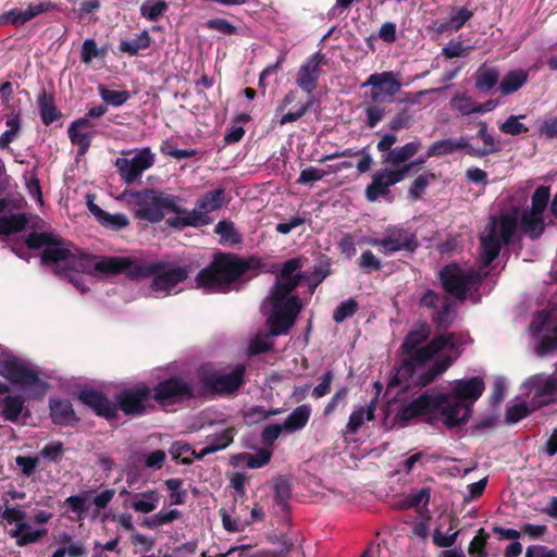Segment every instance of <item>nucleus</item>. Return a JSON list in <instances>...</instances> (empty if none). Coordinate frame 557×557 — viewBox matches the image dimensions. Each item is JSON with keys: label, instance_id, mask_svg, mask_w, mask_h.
Returning a JSON list of instances; mask_svg holds the SVG:
<instances>
[{"label": "nucleus", "instance_id": "f257e3e1", "mask_svg": "<svg viewBox=\"0 0 557 557\" xmlns=\"http://www.w3.org/2000/svg\"><path fill=\"white\" fill-rule=\"evenodd\" d=\"M431 332V325L425 320H419L413 324L399 347L401 360L388 383V388L401 386L407 392L413 387L428 386L453 364L454 358L445 356L435 360L430 370H423L420 350L423 344L428 343Z\"/></svg>", "mask_w": 557, "mask_h": 557}, {"label": "nucleus", "instance_id": "f03ea898", "mask_svg": "<svg viewBox=\"0 0 557 557\" xmlns=\"http://www.w3.org/2000/svg\"><path fill=\"white\" fill-rule=\"evenodd\" d=\"M264 267L258 257L242 258L231 252H218L211 263L196 276L198 287L213 293H224L230 285L246 274L256 276Z\"/></svg>", "mask_w": 557, "mask_h": 557}, {"label": "nucleus", "instance_id": "7ed1b4c3", "mask_svg": "<svg viewBox=\"0 0 557 557\" xmlns=\"http://www.w3.org/2000/svg\"><path fill=\"white\" fill-rule=\"evenodd\" d=\"M0 376L26 388L27 398L32 400L41 401L50 388V384L40 377L39 372L13 356L0 360Z\"/></svg>", "mask_w": 557, "mask_h": 557}, {"label": "nucleus", "instance_id": "20e7f679", "mask_svg": "<svg viewBox=\"0 0 557 557\" xmlns=\"http://www.w3.org/2000/svg\"><path fill=\"white\" fill-rule=\"evenodd\" d=\"M246 370L243 363L236 364L228 373L218 369L199 370L198 379L201 384L199 394L211 397L236 394L245 384Z\"/></svg>", "mask_w": 557, "mask_h": 557}, {"label": "nucleus", "instance_id": "39448f33", "mask_svg": "<svg viewBox=\"0 0 557 557\" xmlns=\"http://www.w3.org/2000/svg\"><path fill=\"white\" fill-rule=\"evenodd\" d=\"M438 278L444 292L460 302L467 300L469 292L478 290L483 280L480 273L473 270L465 271L457 263L444 265Z\"/></svg>", "mask_w": 557, "mask_h": 557}, {"label": "nucleus", "instance_id": "423d86ee", "mask_svg": "<svg viewBox=\"0 0 557 557\" xmlns=\"http://www.w3.org/2000/svg\"><path fill=\"white\" fill-rule=\"evenodd\" d=\"M136 205L135 216L151 223L160 222L165 213L174 211V197L164 195L154 189H145L134 193Z\"/></svg>", "mask_w": 557, "mask_h": 557}, {"label": "nucleus", "instance_id": "0eeeda50", "mask_svg": "<svg viewBox=\"0 0 557 557\" xmlns=\"http://www.w3.org/2000/svg\"><path fill=\"white\" fill-rule=\"evenodd\" d=\"M368 243L373 247L383 248L384 255H393L398 251L413 253L420 245L416 233L400 225L387 226L383 237L370 238Z\"/></svg>", "mask_w": 557, "mask_h": 557}, {"label": "nucleus", "instance_id": "6e6552de", "mask_svg": "<svg viewBox=\"0 0 557 557\" xmlns=\"http://www.w3.org/2000/svg\"><path fill=\"white\" fill-rule=\"evenodd\" d=\"M134 271L135 280L152 277L151 289L168 295L174 287V262L148 261L140 258Z\"/></svg>", "mask_w": 557, "mask_h": 557}, {"label": "nucleus", "instance_id": "1a4fd4ad", "mask_svg": "<svg viewBox=\"0 0 557 557\" xmlns=\"http://www.w3.org/2000/svg\"><path fill=\"white\" fill-rule=\"evenodd\" d=\"M398 138L394 133L384 134L376 144V149L382 153V163L389 166H398L409 162L422 147L420 139L406 143L403 146L393 147Z\"/></svg>", "mask_w": 557, "mask_h": 557}, {"label": "nucleus", "instance_id": "9d476101", "mask_svg": "<svg viewBox=\"0 0 557 557\" xmlns=\"http://www.w3.org/2000/svg\"><path fill=\"white\" fill-rule=\"evenodd\" d=\"M301 310L302 302L297 295L289 296L283 304L273 305V313L268 319L269 334L271 336L287 334Z\"/></svg>", "mask_w": 557, "mask_h": 557}, {"label": "nucleus", "instance_id": "9b49d317", "mask_svg": "<svg viewBox=\"0 0 557 557\" xmlns=\"http://www.w3.org/2000/svg\"><path fill=\"white\" fill-rule=\"evenodd\" d=\"M441 394L432 395L428 391L411 401L404 404L398 410L396 418L401 422H409L413 419L433 414L436 412L442 399Z\"/></svg>", "mask_w": 557, "mask_h": 557}, {"label": "nucleus", "instance_id": "f8f14e48", "mask_svg": "<svg viewBox=\"0 0 557 557\" xmlns=\"http://www.w3.org/2000/svg\"><path fill=\"white\" fill-rule=\"evenodd\" d=\"M153 161L154 158L151 151L143 149L133 158H117L115 166L122 180L129 185L139 178L145 170L152 166Z\"/></svg>", "mask_w": 557, "mask_h": 557}, {"label": "nucleus", "instance_id": "ddd939ff", "mask_svg": "<svg viewBox=\"0 0 557 557\" xmlns=\"http://www.w3.org/2000/svg\"><path fill=\"white\" fill-rule=\"evenodd\" d=\"M485 383L481 376L457 380L448 393H441L445 396L443 400L455 398L472 409L474 403L483 395Z\"/></svg>", "mask_w": 557, "mask_h": 557}, {"label": "nucleus", "instance_id": "4468645a", "mask_svg": "<svg viewBox=\"0 0 557 557\" xmlns=\"http://www.w3.org/2000/svg\"><path fill=\"white\" fill-rule=\"evenodd\" d=\"M152 397L148 386L126 388L115 395L116 407L127 416L143 414Z\"/></svg>", "mask_w": 557, "mask_h": 557}, {"label": "nucleus", "instance_id": "2eb2a0df", "mask_svg": "<svg viewBox=\"0 0 557 557\" xmlns=\"http://www.w3.org/2000/svg\"><path fill=\"white\" fill-rule=\"evenodd\" d=\"M324 60V54L315 52L309 57L299 67L296 84L297 86L311 95L318 87V82L321 75V63Z\"/></svg>", "mask_w": 557, "mask_h": 557}, {"label": "nucleus", "instance_id": "dca6fc26", "mask_svg": "<svg viewBox=\"0 0 557 557\" xmlns=\"http://www.w3.org/2000/svg\"><path fill=\"white\" fill-rule=\"evenodd\" d=\"M140 258H131V257H120V256H111V257H102L99 260L96 259L92 268L95 272L116 275L124 273L131 280H135V275L132 274L138 267Z\"/></svg>", "mask_w": 557, "mask_h": 557}, {"label": "nucleus", "instance_id": "f3484780", "mask_svg": "<svg viewBox=\"0 0 557 557\" xmlns=\"http://www.w3.org/2000/svg\"><path fill=\"white\" fill-rule=\"evenodd\" d=\"M78 399L89 407L98 417L113 420L117 417V407L106 394L92 388H86L78 393Z\"/></svg>", "mask_w": 557, "mask_h": 557}, {"label": "nucleus", "instance_id": "a211bd4d", "mask_svg": "<svg viewBox=\"0 0 557 557\" xmlns=\"http://www.w3.org/2000/svg\"><path fill=\"white\" fill-rule=\"evenodd\" d=\"M436 412L440 413L442 422L449 429L466 424L471 414L472 409L469 405H465L455 398H447L442 401Z\"/></svg>", "mask_w": 557, "mask_h": 557}, {"label": "nucleus", "instance_id": "6ab92c4d", "mask_svg": "<svg viewBox=\"0 0 557 557\" xmlns=\"http://www.w3.org/2000/svg\"><path fill=\"white\" fill-rule=\"evenodd\" d=\"M367 86H372L370 96L373 102H377L382 96L394 97L401 88L393 72L371 74L362 84V87Z\"/></svg>", "mask_w": 557, "mask_h": 557}, {"label": "nucleus", "instance_id": "aec40b11", "mask_svg": "<svg viewBox=\"0 0 557 557\" xmlns=\"http://www.w3.org/2000/svg\"><path fill=\"white\" fill-rule=\"evenodd\" d=\"M505 244L497 236V219L491 216L485 235L480 237V256L485 267L496 260Z\"/></svg>", "mask_w": 557, "mask_h": 557}, {"label": "nucleus", "instance_id": "412c9836", "mask_svg": "<svg viewBox=\"0 0 557 557\" xmlns=\"http://www.w3.org/2000/svg\"><path fill=\"white\" fill-rule=\"evenodd\" d=\"M98 259L95 255L89 253H79L78 256H73L69 259V262L64 265H57L53 268V273L57 276L65 277L70 283H74V273H88L92 274L94 263Z\"/></svg>", "mask_w": 557, "mask_h": 557}, {"label": "nucleus", "instance_id": "4be33fe9", "mask_svg": "<svg viewBox=\"0 0 557 557\" xmlns=\"http://www.w3.org/2000/svg\"><path fill=\"white\" fill-rule=\"evenodd\" d=\"M49 409L51 421L55 425L74 428L81 421L69 399L50 398Z\"/></svg>", "mask_w": 557, "mask_h": 557}, {"label": "nucleus", "instance_id": "5701e85b", "mask_svg": "<svg viewBox=\"0 0 557 557\" xmlns=\"http://www.w3.org/2000/svg\"><path fill=\"white\" fill-rule=\"evenodd\" d=\"M55 9V4L51 1H41L39 3H30L26 10L12 9L3 14V18L12 25H23L32 18Z\"/></svg>", "mask_w": 557, "mask_h": 557}, {"label": "nucleus", "instance_id": "b1692460", "mask_svg": "<svg viewBox=\"0 0 557 557\" xmlns=\"http://www.w3.org/2000/svg\"><path fill=\"white\" fill-rule=\"evenodd\" d=\"M396 185L386 169L373 174L371 183L364 189V197L369 202H375L380 198L391 195V187Z\"/></svg>", "mask_w": 557, "mask_h": 557}, {"label": "nucleus", "instance_id": "393cba45", "mask_svg": "<svg viewBox=\"0 0 557 557\" xmlns=\"http://www.w3.org/2000/svg\"><path fill=\"white\" fill-rule=\"evenodd\" d=\"M1 417L4 421L16 423L21 418H30V410L25 406L22 395H8L0 399Z\"/></svg>", "mask_w": 557, "mask_h": 557}, {"label": "nucleus", "instance_id": "a878e982", "mask_svg": "<svg viewBox=\"0 0 557 557\" xmlns=\"http://www.w3.org/2000/svg\"><path fill=\"white\" fill-rule=\"evenodd\" d=\"M236 430L234 426H228L220 433H214L207 437L206 446L199 453H195L196 459H202L205 456L223 450L227 448L234 441Z\"/></svg>", "mask_w": 557, "mask_h": 557}, {"label": "nucleus", "instance_id": "bb28decb", "mask_svg": "<svg viewBox=\"0 0 557 557\" xmlns=\"http://www.w3.org/2000/svg\"><path fill=\"white\" fill-rule=\"evenodd\" d=\"M497 219V236L508 246L512 243L513 236L519 226V208L512 207L509 212L500 213Z\"/></svg>", "mask_w": 557, "mask_h": 557}, {"label": "nucleus", "instance_id": "cd10ccee", "mask_svg": "<svg viewBox=\"0 0 557 557\" xmlns=\"http://www.w3.org/2000/svg\"><path fill=\"white\" fill-rule=\"evenodd\" d=\"M535 392L532 397L533 409L547 405L552 401V397L557 392V379L554 376L535 377L534 379Z\"/></svg>", "mask_w": 557, "mask_h": 557}, {"label": "nucleus", "instance_id": "c85d7f7f", "mask_svg": "<svg viewBox=\"0 0 557 557\" xmlns=\"http://www.w3.org/2000/svg\"><path fill=\"white\" fill-rule=\"evenodd\" d=\"M469 141L466 137L444 138L432 143L426 151V158H440L451 154L460 149L468 150Z\"/></svg>", "mask_w": 557, "mask_h": 557}, {"label": "nucleus", "instance_id": "c756f323", "mask_svg": "<svg viewBox=\"0 0 557 557\" xmlns=\"http://www.w3.org/2000/svg\"><path fill=\"white\" fill-rule=\"evenodd\" d=\"M519 226L530 239L537 240L545 231L544 218L542 214L524 210L519 213Z\"/></svg>", "mask_w": 557, "mask_h": 557}, {"label": "nucleus", "instance_id": "7c9ffc66", "mask_svg": "<svg viewBox=\"0 0 557 557\" xmlns=\"http://www.w3.org/2000/svg\"><path fill=\"white\" fill-rule=\"evenodd\" d=\"M457 318V311L454 309L451 299L444 297L442 305L431 314V321L436 332L448 330Z\"/></svg>", "mask_w": 557, "mask_h": 557}, {"label": "nucleus", "instance_id": "2f4dec72", "mask_svg": "<svg viewBox=\"0 0 557 557\" xmlns=\"http://www.w3.org/2000/svg\"><path fill=\"white\" fill-rule=\"evenodd\" d=\"M292 496L290 484L287 479L278 478L274 483V509L276 515L283 518L289 515V498Z\"/></svg>", "mask_w": 557, "mask_h": 557}, {"label": "nucleus", "instance_id": "473e14b6", "mask_svg": "<svg viewBox=\"0 0 557 557\" xmlns=\"http://www.w3.org/2000/svg\"><path fill=\"white\" fill-rule=\"evenodd\" d=\"M500 72L496 66L481 65L475 72V89L481 94L490 92L497 84Z\"/></svg>", "mask_w": 557, "mask_h": 557}, {"label": "nucleus", "instance_id": "72a5a7b5", "mask_svg": "<svg viewBox=\"0 0 557 557\" xmlns=\"http://www.w3.org/2000/svg\"><path fill=\"white\" fill-rule=\"evenodd\" d=\"M529 78V73L523 69L507 72L498 85V91L503 96L517 92Z\"/></svg>", "mask_w": 557, "mask_h": 557}, {"label": "nucleus", "instance_id": "f704fd0d", "mask_svg": "<svg viewBox=\"0 0 557 557\" xmlns=\"http://www.w3.org/2000/svg\"><path fill=\"white\" fill-rule=\"evenodd\" d=\"M479 126L480 128L478 131V137L483 141L485 147L474 148L469 144L467 154L474 158H482L498 152L500 149L498 145L495 143L493 135L488 133L487 124L485 122H480Z\"/></svg>", "mask_w": 557, "mask_h": 557}, {"label": "nucleus", "instance_id": "c9c22d12", "mask_svg": "<svg viewBox=\"0 0 557 557\" xmlns=\"http://www.w3.org/2000/svg\"><path fill=\"white\" fill-rule=\"evenodd\" d=\"M228 203L225 198L224 188H215L205 193L196 202V208L202 210L205 213L216 211Z\"/></svg>", "mask_w": 557, "mask_h": 557}, {"label": "nucleus", "instance_id": "e433bc0d", "mask_svg": "<svg viewBox=\"0 0 557 557\" xmlns=\"http://www.w3.org/2000/svg\"><path fill=\"white\" fill-rule=\"evenodd\" d=\"M37 103L40 111L42 123L48 126L61 117V112L54 103V95L48 94L45 89L37 97Z\"/></svg>", "mask_w": 557, "mask_h": 557}, {"label": "nucleus", "instance_id": "4c0bfd02", "mask_svg": "<svg viewBox=\"0 0 557 557\" xmlns=\"http://www.w3.org/2000/svg\"><path fill=\"white\" fill-rule=\"evenodd\" d=\"M29 218L26 213H12L0 216V235H12L26 228Z\"/></svg>", "mask_w": 557, "mask_h": 557}, {"label": "nucleus", "instance_id": "58836bf2", "mask_svg": "<svg viewBox=\"0 0 557 557\" xmlns=\"http://www.w3.org/2000/svg\"><path fill=\"white\" fill-rule=\"evenodd\" d=\"M64 243L65 240L61 236L49 232H32L25 238V246L34 250L48 246H60Z\"/></svg>", "mask_w": 557, "mask_h": 557}, {"label": "nucleus", "instance_id": "ea45409f", "mask_svg": "<svg viewBox=\"0 0 557 557\" xmlns=\"http://www.w3.org/2000/svg\"><path fill=\"white\" fill-rule=\"evenodd\" d=\"M311 411V406L308 404L296 407L285 419L283 423L284 430L295 432L304 429L310 419Z\"/></svg>", "mask_w": 557, "mask_h": 557}, {"label": "nucleus", "instance_id": "a19ab883", "mask_svg": "<svg viewBox=\"0 0 557 557\" xmlns=\"http://www.w3.org/2000/svg\"><path fill=\"white\" fill-rule=\"evenodd\" d=\"M331 259L326 255H321L314 264L312 272L308 273L306 280H310L309 292L313 294L315 288L331 274Z\"/></svg>", "mask_w": 557, "mask_h": 557}, {"label": "nucleus", "instance_id": "79ce46f5", "mask_svg": "<svg viewBox=\"0 0 557 557\" xmlns=\"http://www.w3.org/2000/svg\"><path fill=\"white\" fill-rule=\"evenodd\" d=\"M272 451L268 448H261L256 454L240 453L233 457V465L237 466L240 461L245 462L249 469H258L268 465L271 460Z\"/></svg>", "mask_w": 557, "mask_h": 557}, {"label": "nucleus", "instance_id": "37998d69", "mask_svg": "<svg viewBox=\"0 0 557 557\" xmlns=\"http://www.w3.org/2000/svg\"><path fill=\"white\" fill-rule=\"evenodd\" d=\"M48 246L40 253V263L44 267L60 265L59 263L64 261L69 262V259L72 257V251L63 246Z\"/></svg>", "mask_w": 557, "mask_h": 557}, {"label": "nucleus", "instance_id": "c03bdc74", "mask_svg": "<svg viewBox=\"0 0 557 557\" xmlns=\"http://www.w3.org/2000/svg\"><path fill=\"white\" fill-rule=\"evenodd\" d=\"M214 233L220 236L221 244L239 245L243 243L242 234L231 220H222L214 226Z\"/></svg>", "mask_w": 557, "mask_h": 557}, {"label": "nucleus", "instance_id": "a18cd8bd", "mask_svg": "<svg viewBox=\"0 0 557 557\" xmlns=\"http://www.w3.org/2000/svg\"><path fill=\"white\" fill-rule=\"evenodd\" d=\"M150 46V36L147 30H143L132 39H122L120 41L119 50L122 53H127L133 57L136 55L139 50L147 49Z\"/></svg>", "mask_w": 557, "mask_h": 557}, {"label": "nucleus", "instance_id": "49530a36", "mask_svg": "<svg viewBox=\"0 0 557 557\" xmlns=\"http://www.w3.org/2000/svg\"><path fill=\"white\" fill-rule=\"evenodd\" d=\"M446 347L447 338L443 336V333L428 342L420 350V355L423 357V370H430L433 357Z\"/></svg>", "mask_w": 557, "mask_h": 557}, {"label": "nucleus", "instance_id": "de8ad7c7", "mask_svg": "<svg viewBox=\"0 0 557 557\" xmlns=\"http://www.w3.org/2000/svg\"><path fill=\"white\" fill-rule=\"evenodd\" d=\"M213 221L211 216L205 213L202 210L195 208L186 216L176 215V228L180 226H194L200 227L210 224Z\"/></svg>", "mask_w": 557, "mask_h": 557}, {"label": "nucleus", "instance_id": "09e8293b", "mask_svg": "<svg viewBox=\"0 0 557 557\" xmlns=\"http://www.w3.org/2000/svg\"><path fill=\"white\" fill-rule=\"evenodd\" d=\"M67 135L71 143L78 147V154L84 156L91 145L94 133L83 132L81 128L69 126Z\"/></svg>", "mask_w": 557, "mask_h": 557}, {"label": "nucleus", "instance_id": "8fccbe9b", "mask_svg": "<svg viewBox=\"0 0 557 557\" xmlns=\"http://www.w3.org/2000/svg\"><path fill=\"white\" fill-rule=\"evenodd\" d=\"M413 123V112L410 108L399 109L388 122V129L396 133L401 129H408Z\"/></svg>", "mask_w": 557, "mask_h": 557}, {"label": "nucleus", "instance_id": "3c124183", "mask_svg": "<svg viewBox=\"0 0 557 557\" xmlns=\"http://www.w3.org/2000/svg\"><path fill=\"white\" fill-rule=\"evenodd\" d=\"M168 8L164 0H145L140 5V14L149 21H157Z\"/></svg>", "mask_w": 557, "mask_h": 557}, {"label": "nucleus", "instance_id": "603ef678", "mask_svg": "<svg viewBox=\"0 0 557 557\" xmlns=\"http://www.w3.org/2000/svg\"><path fill=\"white\" fill-rule=\"evenodd\" d=\"M550 196V189L548 186H539L531 197V208L528 211L542 214L547 208Z\"/></svg>", "mask_w": 557, "mask_h": 557}, {"label": "nucleus", "instance_id": "864d4df0", "mask_svg": "<svg viewBox=\"0 0 557 557\" xmlns=\"http://www.w3.org/2000/svg\"><path fill=\"white\" fill-rule=\"evenodd\" d=\"M99 95L101 99L113 107H120L128 101L131 98V94L127 90H113L109 89L103 85H99L98 87Z\"/></svg>", "mask_w": 557, "mask_h": 557}, {"label": "nucleus", "instance_id": "5fc2aeb1", "mask_svg": "<svg viewBox=\"0 0 557 557\" xmlns=\"http://www.w3.org/2000/svg\"><path fill=\"white\" fill-rule=\"evenodd\" d=\"M557 351V331L555 327L542 335L535 346V352L540 357Z\"/></svg>", "mask_w": 557, "mask_h": 557}, {"label": "nucleus", "instance_id": "6e6d98bb", "mask_svg": "<svg viewBox=\"0 0 557 557\" xmlns=\"http://www.w3.org/2000/svg\"><path fill=\"white\" fill-rule=\"evenodd\" d=\"M435 180L433 173L420 174L410 184L408 195L412 200H418L424 194L431 181Z\"/></svg>", "mask_w": 557, "mask_h": 557}, {"label": "nucleus", "instance_id": "4d7b16f0", "mask_svg": "<svg viewBox=\"0 0 557 557\" xmlns=\"http://www.w3.org/2000/svg\"><path fill=\"white\" fill-rule=\"evenodd\" d=\"M140 498L132 504V508L138 512L149 513L157 508L158 495L154 492L143 493Z\"/></svg>", "mask_w": 557, "mask_h": 557}, {"label": "nucleus", "instance_id": "13d9d810", "mask_svg": "<svg viewBox=\"0 0 557 557\" xmlns=\"http://www.w3.org/2000/svg\"><path fill=\"white\" fill-rule=\"evenodd\" d=\"M358 310V302L354 298H349L341 302L333 311V320L336 323L344 322L351 318Z\"/></svg>", "mask_w": 557, "mask_h": 557}, {"label": "nucleus", "instance_id": "bf43d9fd", "mask_svg": "<svg viewBox=\"0 0 557 557\" xmlns=\"http://www.w3.org/2000/svg\"><path fill=\"white\" fill-rule=\"evenodd\" d=\"M317 102V99L314 96H310L305 103H302L296 111H290L284 114L278 123L280 125H285L287 123H293L298 120H300L302 116H305L308 112L311 111L313 104Z\"/></svg>", "mask_w": 557, "mask_h": 557}, {"label": "nucleus", "instance_id": "052dcab7", "mask_svg": "<svg viewBox=\"0 0 557 557\" xmlns=\"http://www.w3.org/2000/svg\"><path fill=\"white\" fill-rule=\"evenodd\" d=\"M64 445L62 442L54 441L46 444L39 451V455L50 462L59 463L62 460Z\"/></svg>", "mask_w": 557, "mask_h": 557}, {"label": "nucleus", "instance_id": "680f3d73", "mask_svg": "<svg viewBox=\"0 0 557 557\" xmlns=\"http://www.w3.org/2000/svg\"><path fill=\"white\" fill-rule=\"evenodd\" d=\"M532 409L528 407L527 404L520 403L513 406H510L506 410L505 414V423L506 424H516L522 419L527 418L531 413Z\"/></svg>", "mask_w": 557, "mask_h": 557}, {"label": "nucleus", "instance_id": "e2e57ef3", "mask_svg": "<svg viewBox=\"0 0 557 557\" xmlns=\"http://www.w3.org/2000/svg\"><path fill=\"white\" fill-rule=\"evenodd\" d=\"M99 223L103 227L110 228L112 231H119L123 227H126L129 224V221L123 213L111 214L106 211Z\"/></svg>", "mask_w": 557, "mask_h": 557}, {"label": "nucleus", "instance_id": "0e129e2a", "mask_svg": "<svg viewBox=\"0 0 557 557\" xmlns=\"http://www.w3.org/2000/svg\"><path fill=\"white\" fill-rule=\"evenodd\" d=\"M88 500V495L86 494H79V495H72L67 497L64 500V505L67 506L72 512L76 513L78 516V519H83L87 512V506L86 503Z\"/></svg>", "mask_w": 557, "mask_h": 557}, {"label": "nucleus", "instance_id": "69168bd1", "mask_svg": "<svg viewBox=\"0 0 557 557\" xmlns=\"http://www.w3.org/2000/svg\"><path fill=\"white\" fill-rule=\"evenodd\" d=\"M524 115H510L503 124L499 125V131L504 134L516 136L522 133H527L529 128L519 122V119H523Z\"/></svg>", "mask_w": 557, "mask_h": 557}, {"label": "nucleus", "instance_id": "338daca9", "mask_svg": "<svg viewBox=\"0 0 557 557\" xmlns=\"http://www.w3.org/2000/svg\"><path fill=\"white\" fill-rule=\"evenodd\" d=\"M222 520V525L227 532H242L248 522H244L240 516L228 515L225 510H219Z\"/></svg>", "mask_w": 557, "mask_h": 557}, {"label": "nucleus", "instance_id": "774afa93", "mask_svg": "<svg viewBox=\"0 0 557 557\" xmlns=\"http://www.w3.org/2000/svg\"><path fill=\"white\" fill-rule=\"evenodd\" d=\"M358 265L366 273L380 271L382 269L381 261L374 256V253L371 250H366L361 253L358 261Z\"/></svg>", "mask_w": 557, "mask_h": 557}]
</instances>
